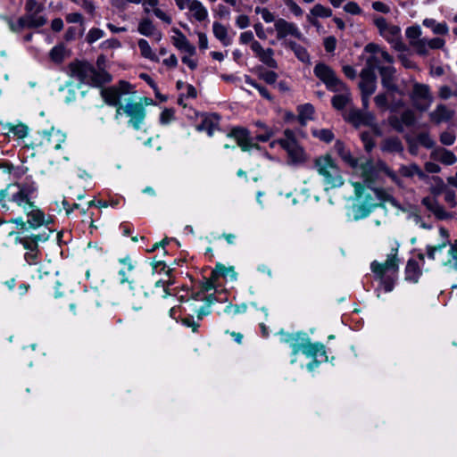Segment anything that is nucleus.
Instances as JSON below:
<instances>
[{
    "label": "nucleus",
    "instance_id": "nucleus-31",
    "mask_svg": "<svg viewBox=\"0 0 457 457\" xmlns=\"http://www.w3.org/2000/svg\"><path fill=\"white\" fill-rule=\"evenodd\" d=\"M282 45L287 47V48H289L290 50H292L295 56L303 62H310V55L307 52V50L296 44L295 42L292 41V40H285L284 43H282Z\"/></svg>",
    "mask_w": 457,
    "mask_h": 457
},
{
    "label": "nucleus",
    "instance_id": "nucleus-36",
    "mask_svg": "<svg viewBox=\"0 0 457 457\" xmlns=\"http://www.w3.org/2000/svg\"><path fill=\"white\" fill-rule=\"evenodd\" d=\"M399 173L405 178H412L415 175L421 179L426 178V174L416 163L402 165L399 169Z\"/></svg>",
    "mask_w": 457,
    "mask_h": 457
},
{
    "label": "nucleus",
    "instance_id": "nucleus-13",
    "mask_svg": "<svg viewBox=\"0 0 457 457\" xmlns=\"http://www.w3.org/2000/svg\"><path fill=\"white\" fill-rule=\"evenodd\" d=\"M398 246L391 249L390 253L385 262H372L370 264L371 270L380 278L386 272H396L398 270L399 259L397 257Z\"/></svg>",
    "mask_w": 457,
    "mask_h": 457
},
{
    "label": "nucleus",
    "instance_id": "nucleus-33",
    "mask_svg": "<svg viewBox=\"0 0 457 457\" xmlns=\"http://www.w3.org/2000/svg\"><path fill=\"white\" fill-rule=\"evenodd\" d=\"M120 262L125 265V268L121 269L119 272L120 276L121 277L120 282L121 283L128 282L129 284L130 289L133 290V289H135V287L132 285L135 284L136 281L132 278L128 276V273L131 272L134 270V266L131 262V260H130V258L126 257L124 259H121Z\"/></svg>",
    "mask_w": 457,
    "mask_h": 457
},
{
    "label": "nucleus",
    "instance_id": "nucleus-57",
    "mask_svg": "<svg viewBox=\"0 0 457 457\" xmlns=\"http://www.w3.org/2000/svg\"><path fill=\"white\" fill-rule=\"evenodd\" d=\"M420 35H421V29L419 26L409 27L406 29V37L410 40V45L414 40L420 39Z\"/></svg>",
    "mask_w": 457,
    "mask_h": 457
},
{
    "label": "nucleus",
    "instance_id": "nucleus-23",
    "mask_svg": "<svg viewBox=\"0 0 457 457\" xmlns=\"http://www.w3.org/2000/svg\"><path fill=\"white\" fill-rule=\"evenodd\" d=\"M337 93L331 99L332 106L337 110H344L352 105V94L345 84V88L342 90L334 91Z\"/></svg>",
    "mask_w": 457,
    "mask_h": 457
},
{
    "label": "nucleus",
    "instance_id": "nucleus-9",
    "mask_svg": "<svg viewBox=\"0 0 457 457\" xmlns=\"http://www.w3.org/2000/svg\"><path fill=\"white\" fill-rule=\"evenodd\" d=\"M46 23V19L41 12H28L18 19L16 22L9 21L10 29L18 32L23 29H34L44 26Z\"/></svg>",
    "mask_w": 457,
    "mask_h": 457
},
{
    "label": "nucleus",
    "instance_id": "nucleus-12",
    "mask_svg": "<svg viewBox=\"0 0 457 457\" xmlns=\"http://www.w3.org/2000/svg\"><path fill=\"white\" fill-rule=\"evenodd\" d=\"M274 29L276 31V37L278 40L285 42L288 40V37H293L299 40H304L303 33L300 31L296 24L289 22L285 19L279 18L275 21Z\"/></svg>",
    "mask_w": 457,
    "mask_h": 457
},
{
    "label": "nucleus",
    "instance_id": "nucleus-1",
    "mask_svg": "<svg viewBox=\"0 0 457 457\" xmlns=\"http://www.w3.org/2000/svg\"><path fill=\"white\" fill-rule=\"evenodd\" d=\"M30 201L29 190L24 186L10 184L0 190V207L4 212H9L12 218H19Z\"/></svg>",
    "mask_w": 457,
    "mask_h": 457
},
{
    "label": "nucleus",
    "instance_id": "nucleus-6",
    "mask_svg": "<svg viewBox=\"0 0 457 457\" xmlns=\"http://www.w3.org/2000/svg\"><path fill=\"white\" fill-rule=\"evenodd\" d=\"M378 56H370L367 61V66H370L371 71L377 69L381 76L382 86L387 90L388 93H398L399 88L395 83V69L392 65H379Z\"/></svg>",
    "mask_w": 457,
    "mask_h": 457
},
{
    "label": "nucleus",
    "instance_id": "nucleus-48",
    "mask_svg": "<svg viewBox=\"0 0 457 457\" xmlns=\"http://www.w3.org/2000/svg\"><path fill=\"white\" fill-rule=\"evenodd\" d=\"M311 15L314 17L328 18L332 15V11L331 9L318 4L311 10Z\"/></svg>",
    "mask_w": 457,
    "mask_h": 457
},
{
    "label": "nucleus",
    "instance_id": "nucleus-42",
    "mask_svg": "<svg viewBox=\"0 0 457 457\" xmlns=\"http://www.w3.org/2000/svg\"><path fill=\"white\" fill-rule=\"evenodd\" d=\"M314 113V108L310 104H305L298 107V119L301 124H305L307 120H312Z\"/></svg>",
    "mask_w": 457,
    "mask_h": 457
},
{
    "label": "nucleus",
    "instance_id": "nucleus-8",
    "mask_svg": "<svg viewBox=\"0 0 457 457\" xmlns=\"http://www.w3.org/2000/svg\"><path fill=\"white\" fill-rule=\"evenodd\" d=\"M285 138L279 139V145L287 151L289 159L295 164L303 163L307 160V155L296 142L293 131L287 129L284 132Z\"/></svg>",
    "mask_w": 457,
    "mask_h": 457
},
{
    "label": "nucleus",
    "instance_id": "nucleus-7",
    "mask_svg": "<svg viewBox=\"0 0 457 457\" xmlns=\"http://www.w3.org/2000/svg\"><path fill=\"white\" fill-rule=\"evenodd\" d=\"M313 73L329 91L345 88V83L337 76L335 71L324 62H318L313 69Z\"/></svg>",
    "mask_w": 457,
    "mask_h": 457
},
{
    "label": "nucleus",
    "instance_id": "nucleus-61",
    "mask_svg": "<svg viewBox=\"0 0 457 457\" xmlns=\"http://www.w3.org/2000/svg\"><path fill=\"white\" fill-rule=\"evenodd\" d=\"M361 138L367 152H370L375 147V142L369 132L361 133Z\"/></svg>",
    "mask_w": 457,
    "mask_h": 457
},
{
    "label": "nucleus",
    "instance_id": "nucleus-46",
    "mask_svg": "<svg viewBox=\"0 0 457 457\" xmlns=\"http://www.w3.org/2000/svg\"><path fill=\"white\" fill-rule=\"evenodd\" d=\"M438 96L442 99H448L452 96H457V83L452 86H441L438 89Z\"/></svg>",
    "mask_w": 457,
    "mask_h": 457
},
{
    "label": "nucleus",
    "instance_id": "nucleus-53",
    "mask_svg": "<svg viewBox=\"0 0 457 457\" xmlns=\"http://www.w3.org/2000/svg\"><path fill=\"white\" fill-rule=\"evenodd\" d=\"M378 166L381 171H384L395 184L401 185L398 176L384 162L378 161Z\"/></svg>",
    "mask_w": 457,
    "mask_h": 457
},
{
    "label": "nucleus",
    "instance_id": "nucleus-50",
    "mask_svg": "<svg viewBox=\"0 0 457 457\" xmlns=\"http://www.w3.org/2000/svg\"><path fill=\"white\" fill-rule=\"evenodd\" d=\"M245 83H247L248 85L253 87L254 88H256L260 95L264 97L265 99L267 100H270L271 101L272 100V96L269 93L268 89L259 84H257L254 80H253L249 76H245Z\"/></svg>",
    "mask_w": 457,
    "mask_h": 457
},
{
    "label": "nucleus",
    "instance_id": "nucleus-59",
    "mask_svg": "<svg viewBox=\"0 0 457 457\" xmlns=\"http://www.w3.org/2000/svg\"><path fill=\"white\" fill-rule=\"evenodd\" d=\"M247 309V305L245 303H241V304H228L225 309H224V312L226 313H234V314H238V313H244Z\"/></svg>",
    "mask_w": 457,
    "mask_h": 457
},
{
    "label": "nucleus",
    "instance_id": "nucleus-3",
    "mask_svg": "<svg viewBox=\"0 0 457 457\" xmlns=\"http://www.w3.org/2000/svg\"><path fill=\"white\" fill-rule=\"evenodd\" d=\"M354 189L353 204L350 207L353 219L359 220L368 217L378 205L372 193L366 189L361 182H352Z\"/></svg>",
    "mask_w": 457,
    "mask_h": 457
},
{
    "label": "nucleus",
    "instance_id": "nucleus-39",
    "mask_svg": "<svg viewBox=\"0 0 457 457\" xmlns=\"http://www.w3.org/2000/svg\"><path fill=\"white\" fill-rule=\"evenodd\" d=\"M229 276L232 279H236L237 273L233 267H225L223 264H217L212 271V278L218 279L219 277Z\"/></svg>",
    "mask_w": 457,
    "mask_h": 457
},
{
    "label": "nucleus",
    "instance_id": "nucleus-2",
    "mask_svg": "<svg viewBox=\"0 0 457 457\" xmlns=\"http://www.w3.org/2000/svg\"><path fill=\"white\" fill-rule=\"evenodd\" d=\"M313 168L322 178L326 189L337 188L344 185L342 171L330 154H326L316 157L313 160Z\"/></svg>",
    "mask_w": 457,
    "mask_h": 457
},
{
    "label": "nucleus",
    "instance_id": "nucleus-21",
    "mask_svg": "<svg viewBox=\"0 0 457 457\" xmlns=\"http://www.w3.org/2000/svg\"><path fill=\"white\" fill-rule=\"evenodd\" d=\"M380 35L385 37L393 47L398 51L405 49L403 43L401 40V29L398 26L390 24Z\"/></svg>",
    "mask_w": 457,
    "mask_h": 457
},
{
    "label": "nucleus",
    "instance_id": "nucleus-55",
    "mask_svg": "<svg viewBox=\"0 0 457 457\" xmlns=\"http://www.w3.org/2000/svg\"><path fill=\"white\" fill-rule=\"evenodd\" d=\"M24 9L28 12H42L44 5L36 0H27Z\"/></svg>",
    "mask_w": 457,
    "mask_h": 457
},
{
    "label": "nucleus",
    "instance_id": "nucleus-16",
    "mask_svg": "<svg viewBox=\"0 0 457 457\" xmlns=\"http://www.w3.org/2000/svg\"><path fill=\"white\" fill-rule=\"evenodd\" d=\"M357 173L363 179V180L370 184L377 179L379 168L378 162L374 163L371 160H365L359 163L357 161V167H353Z\"/></svg>",
    "mask_w": 457,
    "mask_h": 457
},
{
    "label": "nucleus",
    "instance_id": "nucleus-37",
    "mask_svg": "<svg viewBox=\"0 0 457 457\" xmlns=\"http://www.w3.org/2000/svg\"><path fill=\"white\" fill-rule=\"evenodd\" d=\"M345 119L355 126H359L365 122V115L355 107H350L345 114Z\"/></svg>",
    "mask_w": 457,
    "mask_h": 457
},
{
    "label": "nucleus",
    "instance_id": "nucleus-38",
    "mask_svg": "<svg viewBox=\"0 0 457 457\" xmlns=\"http://www.w3.org/2000/svg\"><path fill=\"white\" fill-rule=\"evenodd\" d=\"M405 273L407 279L417 282L420 276L421 275L419 263L415 260H409L405 268Z\"/></svg>",
    "mask_w": 457,
    "mask_h": 457
},
{
    "label": "nucleus",
    "instance_id": "nucleus-56",
    "mask_svg": "<svg viewBox=\"0 0 457 457\" xmlns=\"http://www.w3.org/2000/svg\"><path fill=\"white\" fill-rule=\"evenodd\" d=\"M104 36V32L97 28L91 29L87 35V41L92 44Z\"/></svg>",
    "mask_w": 457,
    "mask_h": 457
},
{
    "label": "nucleus",
    "instance_id": "nucleus-43",
    "mask_svg": "<svg viewBox=\"0 0 457 457\" xmlns=\"http://www.w3.org/2000/svg\"><path fill=\"white\" fill-rule=\"evenodd\" d=\"M274 51L271 48L264 49L257 57L260 61L272 69L278 68V62L273 58Z\"/></svg>",
    "mask_w": 457,
    "mask_h": 457
},
{
    "label": "nucleus",
    "instance_id": "nucleus-34",
    "mask_svg": "<svg viewBox=\"0 0 457 457\" xmlns=\"http://www.w3.org/2000/svg\"><path fill=\"white\" fill-rule=\"evenodd\" d=\"M101 96L104 102L109 105L114 106L120 104L119 90L114 87L102 89Z\"/></svg>",
    "mask_w": 457,
    "mask_h": 457
},
{
    "label": "nucleus",
    "instance_id": "nucleus-15",
    "mask_svg": "<svg viewBox=\"0 0 457 457\" xmlns=\"http://www.w3.org/2000/svg\"><path fill=\"white\" fill-rule=\"evenodd\" d=\"M230 137H234L238 146L245 152H249L252 149H260V146L253 142L250 132L244 128H235L231 130Z\"/></svg>",
    "mask_w": 457,
    "mask_h": 457
},
{
    "label": "nucleus",
    "instance_id": "nucleus-52",
    "mask_svg": "<svg viewBox=\"0 0 457 457\" xmlns=\"http://www.w3.org/2000/svg\"><path fill=\"white\" fill-rule=\"evenodd\" d=\"M411 46L420 55H425L428 52V41L426 38H420L418 40H414L413 42H411Z\"/></svg>",
    "mask_w": 457,
    "mask_h": 457
},
{
    "label": "nucleus",
    "instance_id": "nucleus-45",
    "mask_svg": "<svg viewBox=\"0 0 457 457\" xmlns=\"http://www.w3.org/2000/svg\"><path fill=\"white\" fill-rule=\"evenodd\" d=\"M255 126L259 129H263V132L259 133L256 136V139L261 142H267L270 140L271 137L274 136L275 132L272 129L269 128L266 124L263 122L258 120L255 123Z\"/></svg>",
    "mask_w": 457,
    "mask_h": 457
},
{
    "label": "nucleus",
    "instance_id": "nucleus-27",
    "mask_svg": "<svg viewBox=\"0 0 457 457\" xmlns=\"http://www.w3.org/2000/svg\"><path fill=\"white\" fill-rule=\"evenodd\" d=\"M454 115V111L445 104H438L430 113V118L436 123H441L450 120Z\"/></svg>",
    "mask_w": 457,
    "mask_h": 457
},
{
    "label": "nucleus",
    "instance_id": "nucleus-5",
    "mask_svg": "<svg viewBox=\"0 0 457 457\" xmlns=\"http://www.w3.org/2000/svg\"><path fill=\"white\" fill-rule=\"evenodd\" d=\"M17 228H32L35 230L46 223L44 212L30 201L22 210L19 218H12L10 220Z\"/></svg>",
    "mask_w": 457,
    "mask_h": 457
},
{
    "label": "nucleus",
    "instance_id": "nucleus-4",
    "mask_svg": "<svg viewBox=\"0 0 457 457\" xmlns=\"http://www.w3.org/2000/svg\"><path fill=\"white\" fill-rule=\"evenodd\" d=\"M69 69L71 77L85 84L100 86L112 80V76L108 72L105 71H96L87 62H73L70 63Z\"/></svg>",
    "mask_w": 457,
    "mask_h": 457
},
{
    "label": "nucleus",
    "instance_id": "nucleus-40",
    "mask_svg": "<svg viewBox=\"0 0 457 457\" xmlns=\"http://www.w3.org/2000/svg\"><path fill=\"white\" fill-rule=\"evenodd\" d=\"M423 25L427 28H430L435 34L446 35L448 33V27L446 23H438L434 19H425Z\"/></svg>",
    "mask_w": 457,
    "mask_h": 457
},
{
    "label": "nucleus",
    "instance_id": "nucleus-14",
    "mask_svg": "<svg viewBox=\"0 0 457 457\" xmlns=\"http://www.w3.org/2000/svg\"><path fill=\"white\" fill-rule=\"evenodd\" d=\"M125 114L129 118V124L138 130L146 115L145 107L142 103L129 102L125 105Z\"/></svg>",
    "mask_w": 457,
    "mask_h": 457
},
{
    "label": "nucleus",
    "instance_id": "nucleus-28",
    "mask_svg": "<svg viewBox=\"0 0 457 457\" xmlns=\"http://www.w3.org/2000/svg\"><path fill=\"white\" fill-rule=\"evenodd\" d=\"M307 336L305 333L288 334L285 338V342L289 344L292 348L293 354H297L301 352L302 346L304 344Z\"/></svg>",
    "mask_w": 457,
    "mask_h": 457
},
{
    "label": "nucleus",
    "instance_id": "nucleus-24",
    "mask_svg": "<svg viewBox=\"0 0 457 457\" xmlns=\"http://www.w3.org/2000/svg\"><path fill=\"white\" fill-rule=\"evenodd\" d=\"M173 45L180 51L187 53L190 56L195 54V47L187 40L186 36L178 29H173Z\"/></svg>",
    "mask_w": 457,
    "mask_h": 457
},
{
    "label": "nucleus",
    "instance_id": "nucleus-25",
    "mask_svg": "<svg viewBox=\"0 0 457 457\" xmlns=\"http://www.w3.org/2000/svg\"><path fill=\"white\" fill-rule=\"evenodd\" d=\"M301 352L307 357L324 356L327 359L325 345L319 342L312 343L308 337L302 346Z\"/></svg>",
    "mask_w": 457,
    "mask_h": 457
},
{
    "label": "nucleus",
    "instance_id": "nucleus-19",
    "mask_svg": "<svg viewBox=\"0 0 457 457\" xmlns=\"http://www.w3.org/2000/svg\"><path fill=\"white\" fill-rule=\"evenodd\" d=\"M41 144L52 147L55 150L61 148L62 144L65 141L66 135L59 129L52 128L50 130H44L41 133Z\"/></svg>",
    "mask_w": 457,
    "mask_h": 457
},
{
    "label": "nucleus",
    "instance_id": "nucleus-63",
    "mask_svg": "<svg viewBox=\"0 0 457 457\" xmlns=\"http://www.w3.org/2000/svg\"><path fill=\"white\" fill-rule=\"evenodd\" d=\"M114 87H116L119 90L120 98L124 95H129L130 93H133L132 92V87H133L132 85L125 80H120L118 83V85L115 86Z\"/></svg>",
    "mask_w": 457,
    "mask_h": 457
},
{
    "label": "nucleus",
    "instance_id": "nucleus-60",
    "mask_svg": "<svg viewBox=\"0 0 457 457\" xmlns=\"http://www.w3.org/2000/svg\"><path fill=\"white\" fill-rule=\"evenodd\" d=\"M74 4L80 6L88 14H93L95 11V5L90 0H71Z\"/></svg>",
    "mask_w": 457,
    "mask_h": 457
},
{
    "label": "nucleus",
    "instance_id": "nucleus-44",
    "mask_svg": "<svg viewBox=\"0 0 457 457\" xmlns=\"http://www.w3.org/2000/svg\"><path fill=\"white\" fill-rule=\"evenodd\" d=\"M137 44L143 57L152 61H158L156 54L153 52L149 43L145 39H139Z\"/></svg>",
    "mask_w": 457,
    "mask_h": 457
},
{
    "label": "nucleus",
    "instance_id": "nucleus-35",
    "mask_svg": "<svg viewBox=\"0 0 457 457\" xmlns=\"http://www.w3.org/2000/svg\"><path fill=\"white\" fill-rule=\"evenodd\" d=\"M381 150L386 153H401L403 150L402 142L397 137H388L382 141Z\"/></svg>",
    "mask_w": 457,
    "mask_h": 457
},
{
    "label": "nucleus",
    "instance_id": "nucleus-22",
    "mask_svg": "<svg viewBox=\"0 0 457 457\" xmlns=\"http://www.w3.org/2000/svg\"><path fill=\"white\" fill-rule=\"evenodd\" d=\"M421 204L434 214L437 220H447L451 214L447 212L435 197L427 196L421 200Z\"/></svg>",
    "mask_w": 457,
    "mask_h": 457
},
{
    "label": "nucleus",
    "instance_id": "nucleus-20",
    "mask_svg": "<svg viewBox=\"0 0 457 457\" xmlns=\"http://www.w3.org/2000/svg\"><path fill=\"white\" fill-rule=\"evenodd\" d=\"M359 87L362 95H373L376 91V76L370 67L363 69L361 72Z\"/></svg>",
    "mask_w": 457,
    "mask_h": 457
},
{
    "label": "nucleus",
    "instance_id": "nucleus-62",
    "mask_svg": "<svg viewBox=\"0 0 457 457\" xmlns=\"http://www.w3.org/2000/svg\"><path fill=\"white\" fill-rule=\"evenodd\" d=\"M374 102L378 108L386 111L388 108V99L386 94H378L375 96Z\"/></svg>",
    "mask_w": 457,
    "mask_h": 457
},
{
    "label": "nucleus",
    "instance_id": "nucleus-26",
    "mask_svg": "<svg viewBox=\"0 0 457 457\" xmlns=\"http://www.w3.org/2000/svg\"><path fill=\"white\" fill-rule=\"evenodd\" d=\"M431 158L446 165H452L457 161V157L452 151L442 147L435 148L431 152Z\"/></svg>",
    "mask_w": 457,
    "mask_h": 457
},
{
    "label": "nucleus",
    "instance_id": "nucleus-54",
    "mask_svg": "<svg viewBox=\"0 0 457 457\" xmlns=\"http://www.w3.org/2000/svg\"><path fill=\"white\" fill-rule=\"evenodd\" d=\"M9 131L19 138H24L28 134V127L23 124L9 125Z\"/></svg>",
    "mask_w": 457,
    "mask_h": 457
},
{
    "label": "nucleus",
    "instance_id": "nucleus-32",
    "mask_svg": "<svg viewBox=\"0 0 457 457\" xmlns=\"http://www.w3.org/2000/svg\"><path fill=\"white\" fill-rule=\"evenodd\" d=\"M212 32L214 37L220 41L224 46L231 45L232 39L228 36L227 28L220 22H213Z\"/></svg>",
    "mask_w": 457,
    "mask_h": 457
},
{
    "label": "nucleus",
    "instance_id": "nucleus-29",
    "mask_svg": "<svg viewBox=\"0 0 457 457\" xmlns=\"http://www.w3.org/2000/svg\"><path fill=\"white\" fill-rule=\"evenodd\" d=\"M187 7L198 21H204L208 16L206 8L198 0H188Z\"/></svg>",
    "mask_w": 457,
    "mask_h": 457
},
{
    "label": "nucleus",
    "instance_id": "nucleus-58",
    "mask_svg": "<svg viewBox=\"0 0 457 457\" xmlns=\"http://www.w3.org/2000/svg\"><path fill=\"white\" fill-rule=\"evenodd\" d=\"M456 139V136L453 132L446 130L440 134V142L445 145H452Z\"/></svg>",
    "mask_w": 457,
    "mask_h": 457
},
{
    "label": "nucleus",
    "instance_id": "nucleus-41",
    "mask_svg": "<svg viewBox=\"0 0 457 457\" xmlns=\"http://www.w3.org/2000/svg\"><path fill=\"white\" fill-rule=\"evenodd\" d=\"M137 31L141 35L150 37L155 34L156 29L150 19L144 18L138 23Z\"/></svg>",
    "mask_w": 457,
    "mask_h": 457
},
{
    "label": "nucleus",
    "instance_id": "nucleus-49",
    "mask_svg": "<svg viewBox=\"0 0 457 457\" xmlns=\"http://www.w3.org/2000/svg\"><path fill=\"white\" fill-rule=\"evenodd\" d=\"M312 135L326 143H329L334 139L333 132L328 129H314L312 130Z\"/></svg>",
    "mask_w": 457,
    "mask_h": 457
},
{
    "label": "nucleus",
    "instance_id": "nucleus-30",
    "mask_svg": "<svg viewBox=\"0 0 457 457\" xmlns=\"http://www.w3.org/2000/svg\"><path fill=\"white\" fill-rule=\"evenodd\" d=\"M336 153L341 159L351 167H357V159L354 158L350 151L345 146L341 141H337L334 145Z\"/></svg>",
    "mask_w": 457,
    "mask_h": 457
},
{
    "label": "nucleus",
    "instance_id": "nucleus-64",
    "mask_svg": "<svg viewBox=\"0 0 457 457\" xmlns=\"http://www.w3.org/2000/svg\"><path fill=\"white\" fill-rule=\"evenodd\" d=\"M445 194V201L449 204L451 208H453L457 205L456 195L455 192L452 189L445 188L444 189Z\"/></svg>",
    "mask_w": 457,
    "mask_h": 457
},
{
    "label": "nucleus",
    "instance_id": "nucleus-51",
    "mask_svg": "<svg viewBox=\"0 0 457 457\" xmlns=\"http://www.w3.org/2000/svg\"><path fill=\"white\" fill-rule=\"evenodd\" d=\"M65 48L63 46L59 45L52 48L50 51V58L53 62L60 63L64 60Z\"/></svg>",
    "mask_w": 457,
    "mask_h": 457
},
{
    "label": "nucleus",
    "instance_id": "nucleus-11",
    "mask_svg": "<svg viewBox=\"0 0 457 457\" xmlns=\"http://www.w3.org/2000/svg\"><path fill=\"white\" fill-rule=\"evenodd\" d=\"M16 242L22 245L26 252L38 249V242H45L48 239L49 234L43 232L38 234L29 233L31 228H18Z\"/></svg>",
    "mask_w": 457,
    "mask_h": 457
},
{
    "label": "nucleus",
    "instance_id": "nucleus-47",
    "mask_svg": "<svg viewBox=\"0 0 457 457\" xmlns=\"http://www.w3.org/2000/svg\"><path fill=\"white\" fill-rule=\"evenodd\" d=\"M448 258L446 260H442L443 264H452L455 270H457V243L452 245H449L447 249Z\"/></svg>",
    "mask_w": 457,
    "mask_h": 457
},
{
    "label": "nucleus",
    "instance_id": "nucleus-10",
    "mask_svg": "<svg viewBox=\"0 0 457 457\" xmlns=\"http://www.w3.org/2000/svg\"><path fill=\"white\" fill-rule=\"evenodd\" d=\"M413 105L420 111H426L433 102L430 88L426 84L414 83L411 93Z\"/></svg>",
    "mask_w": 457,
    "mask_h": 457
},
{
    "label": "nucleus",
    "instance_id": "nucleus-18",
    "mask_svg": "<svg viewBox=\"0 0 457 457\" xmlns=\"http://www.w3.org/2000/svg\"><path fill=\"white\" fill-rule=\"evenodd\" d=\"M389 124L398 132H403L404 127L412 126L415 122V115L413 111L407 109L401 116L392 115L388 119Z\"/></svg>",
    "mask_w": 457,
    "mask_h": 457
},
{
    "label": "nucleus",
    "instance_id": "nucleus-17",
    "mask_svg": "<svg viewBox=\"0 0 457 457\" xmlns=\"http://www.w3.org/2000/svg\"><path fill=\"white\" fill-rule=\"evenodd\" d=\"M439 236H440V242L437 245H428L427 246V255L431 260H445L441 257V254L443 253V250L446 247L449 248V245H452L449 241V234L448 231L445 228H439Z\"/></svg>",
    "mask_w": 457,
    "mask_h": 457
}]
</instances>
